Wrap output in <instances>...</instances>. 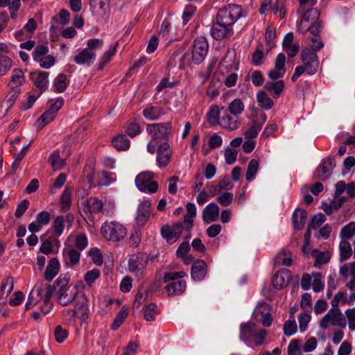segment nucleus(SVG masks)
<instances>
[{"label":"nucleus","mask_w":355,"mask_h":355,"mask_svg":"<svg viewBox=\"0 0 355 355\" xmlns=\"http://www.w3.org/2000/svg\"><path fill=\"white\" fill-rule=\"evenodd\" d=\"M69 282V277L61 275L53 286L58 303L63 306L70 304L80 294L78 286L70 284Z\"/></svg>","instance_id":"1"},{"label":"nucleus","mask_w":355,"mask_h":355,"mask_svg":"<svg viewBox=\"0 0 355 355\" xmlns=\"http://www.w3.org/2000/svg\"><path fill=\"white\" fill-rule=\"evenodd\" d=\"M103 40L100 39H91L87 41V47L81 50L73 57V61L80 65L93 64L96 59V51L102 47Z\"/></svg>","instance_id":"2"},{"label":"nucleus","mask_w":355,"mask_h":355,"mask_svg":"<svg viewBox=\"0 0 355 355\" xmlns=\"http://www.w3.org/2000/svg\"><path fill=\"white\" fill-rule=\"evenodd\" d=\"M101 234L107 241L118 242L123 240L127 235L126 228L116 221H106L101 226Z\"/></svg>","instance_id":"3"},{"label":"nucleus","mask_w":355,"mask_h":355,"mask_svg":"<svg viewBox=\"0 0 355 355\" xmlns=\"http://www.w3.org/2000/svg\"><path fill=\"white\" fill-rule=\"evenodd\" d=\"M241 15L242 9L240 6L236 4H230L218 11L216 20L232 28Z\"/></svg>","instance_id":"4"},{"label":"nucleus","mask_w":355,"mask_h":355,"mask_svg":"<svg viewBox=\"0 0 355 355\" xmlns=\"http://www.w3.org/2000/svg\"><path fill=\"white\" fill-rule=\"evenodd\" d=\"M146 132L153 139H168L173 133V124L171 121L150 123L147 125Z\"/></svg>","instance_id":"5"},{"label":"nucleus","mask_w":355,"mask_h":355,"mask_svg":"<svg viewBox=\"0 0 355 355\" xmlns=\"http://www.w3.org/2000/svg\"><path fill=\"white\" fill-rule=\"evenodd\" d=\"M209 50V44L204 37L196 38L193 44L190 53L192 62L196 64H200L206 58Z\"/></svg>","instance_id":"6"},{"label":"nucleus","mask_w":355,"mask_h":355,"mask_svg":"<svg viewBox=\"0 0 355 355\" xmlns=\"http://www.w3.org/2000/svg\"><path fill=\"white\" fill-rule=\"evenodd\" d=\"M301 60L307 73L313 75L317 72L319 67V60L315 52L308 48L304 49L301 52Z\"/></svg>","instance_id":"7"},{"label":"nucleus","mask_w":355,"mask_h":355,"mask_svg":"<svg viewBox=\"0 0 355 355\" xmlns=\"http://www.w3.org/2000/svg\"><path fill=\"white\" fill-rule=\"evenodd\" d=\"M321 273L314 272L312 275L304 274L301 280V287L306 291L312 286L315 292H320L324 289V284L322 281Z\"/></svg>","instance_id":"8"},{"label":"nucleus","mask_w":355,"mask_h":355,"mask_svg":"<svg viewBox=\"0 0 355 355\" xmlns=\"http://www.w3.org/2000/svg\"><path fill=\"white\" fill-rule=\"evenodd\" d=\"M302 12L303 15L301 19L297 24V29L301 33L305 34L309 31L307 26L319 20L320 12L316 8H311L306 12L304 11Z\"/></svg>","instance_id":"9"},{"label":"nucleus","mask_w":355,"mask_h":355,"mask_svg":"<svg viewBox=\"0 0 355 355\" xmlns=\"http://www.w3.org/2000/svg\"><path fill=\"white\" fill-rule=\"evenodd\" d=\"M183 230H184V223H177L172 226H163L161 229V234L168 243H173L180 237Z\"/></svg>","instance_id":"10"},{"label":"nucleus","mask_w":355,"mask_h":355,"mask_svg":"<svg viewBox=\"0 0 355 355\" xmlns=\"http://www.w3.org/2000/svg\"><path fill=\"white\" fill-rule=\"evenodd\" d=\"M253 317L256 321L261 322L264 327H270L272 321L270 306L266 303H260L255 308Z\"/></svg>","instance_id":"11"},{"label":"nucleus","mask_w":355,"mask_h":355,"mask_svg":"<svg viewBox=\"0 0 355 355\" xmlns=\"http://www.w3.org/2000/svg\"><path fill=\"white\" fill-rule=\"evenodd\" d=\"M330 326L345 327V319L334 311H329L320 320V327L322 329H327Z\"/></svg>","instance_id":"12"},{"label":"nucleus","mask_w":355,"mask_h":355,"mask_svg":"<svg viewBox=\"0 0 355 355\" xmlns=\"http://www.w3.org/2000/svg\"><path fill=\"white\" fill-rule=\"evenodd\" d=\"M336 166L334 159H324L316 169L314 176L321 180H327L331 175L332 170Z\"/></svg>","instance_id":"13"},{"label":"nucleus","mask_w":355,"mask_h":355,"mask_svg":"<svg viewBox=\"0 0 355 355\" xmlns=\"http://www.w3.org/2000/svg\"><path fill=\"white\" fill-rule=\"evenodd\" d=\"M173 151L168 142L162 143L157 148V162L160 168H164L171 162Z\"/></svg>","instance_id":"14"},{"label":"nucleus","mask_w":355,"mask_h":355,"mask_svg":"<svg viewBox=\"0 0 355 355\" xmlns=\"http://www.w3.org/2000/svg\"><path fill=\"white\" fill-rule=\"evenodd\" d=\"M74 308L78 314V318L82 321L86 320L89 318L88 299L85 294L80 293L74 300Z\"/></svg>","instance_id":"15"},{"label":"nucleus","mask_w":355,"mask_h":355,"mask_svg":"<svg viewBox=\"0 0 355 355\" xmlns=\"http://www.w3.org/2000/svg\"><path fill=\"white\" fill-rule=\"evenodd\" d=\"M292 278L290 270L284 268L279 270L272 277V284L275 289H282L287 286Z\"/></svg>","instance_id":"16"},{"label":"nucleus","mask_w":355,"mask_h":355,"mask_svg":"<svg viewBox=\"0 0 355 355\" xmlns=\"http://www.w3.org/2000/svg\"><path fill=\"white\" fill-rule=\"evenodd\" d=\"M187 213L184 217V230L187 232V238L191 237V230L193 226V222L196 216V207L195 204L188 202L186 205Z\"/></svg>","instance_id":"17"},{"label":"nucleus","mask_w":355,"mask_h":355,"mask_svg":"<svg viewBox=\"0 0 355 355\" xmlns=\"http://www.w3.org/2000/svg\"><path fill=\"white\" fill-rule=\"evenodd\" d=\"M219 207L214 202L207 205L202 210V218L205 223L216 222L219 217Z\"/></svg>","instance_id":"18"},{"label":"nucleus","mask_w":355,"mask_h":355,"mask_svg":"<svg viewBox=\"0 0 355 355\" xmlns=\"http://www.w3.org/2000/svg\"><path fill=\"white\" fill-rule=\"evenodd\" d=\"M49 73L45 71H35L31 73V79L34 85L40 90V94L46 88L49 84Z\"/></svg>","instance_id":"19"},{"label":"nucleus","mask_w":355,"mask_h":355,"mask_svg":"<svg viewBox=\"0 0 355 355\" xmlns=\"http://www.w3.org/2000/svg\"><path fill=\"white\" fill-rule=\"evenodd\" d=\"M136 218L137 223L139 226H143L148 220L151 212V203L145 200L141 202L137 210Z\"/></svg>","instance_id":"20"},{"label":"nucleus","mask_w":355,"mask_h":355,"mask_svg":"<svg viewBox=\"0 0 355 355\" xmlns=\"http://www.w3.org/2000/svg\"><path fill=\"white\" fill-rule=\"evenodd\" d=\"M294 35L293 33H287L283 40L282 45L284 50L287 53L289 57L295 56L300 50V45L294 44Z\"/></svg>","instance_id":"21"},{"label":"nucleus","mask_w":355,"mask_h":355,"mask_svg":"<svg viewBox=\"0 0 355 355\" xmlns=\"http://www.w3.org/2000/svg\"><path fill=\"white\" fill-rule=\"evenodd\" d=\"M207 273V264L201 259L195 261L191 267V277L196 281L202 280Z\"/></svg>","instance_id":"22"},{"label":"nucleus","mask_w":355,"mask_h":355,"mask_svg":"<svg viewBox=\"0 0 355 355\" xmlns=\"http://www.w3.org/2000/svg\"><path fill=\"white\" fill-rule=\"evenodd\" d=\"M232 31V28L220 23L218 20L213 24L211 33L213 37L217 40L226 37Z\"/></svg>","instance_id":"23"},{"label":"nucleus","mask_w":355,"mask_h":355,"mask_svg":"<svg viewBox=\"0 0 355 355\" xmlns=\"http://www.w3.org/2000/svg\"><path fill=\"white\" fill-rule=\"evenodd\" d=\"M187 287V283L184 280H178L177 282H168L165 289L168 296H175L182 294L184 292Z\"/></svg>","instance_id":"24"},{"label":"nucleus","mask_w":355,"mask_h":355,"mask_svg":"<svg viewBox=\"0 0 355 355\" xmlns=\"http://www.w3.org/2000/svg\"><path fill=\"white\" fill-rule=\"evenodd\" d=\"M143 115L150 121H157L164 115V110L159 106L149 105L144 109Z\"/></svg>","instance_id":"25"},{"label":"nucleus","mask_w":355,"mask_h":355,"mask_svg":"<svg viewBox=\"0 0 355 355\" xmlns=\"http://www.w3.org/2000/svg\"><path fill=\"white\" fill-rule=\"evenodd\" d=\"M144 255H132L128 261L129 270L131 272H139L142 270L146 264Z\"/></svg>","instance_id":"26"},{"label":"nucleus","mask_w":355,"mask_h":355,"mask_svg":"<svg viewBox=\"0 0 355 355\" xmlns=\"http://www.w3.org/2000/svg\"><path fill=\"white\" fill-rule=\"evenodd\" d=\"M59 270L60 263L58 259H51L44 272L45 279L48 282H51L53 279L58 275Z\"/></svg>","instance_id":"27"},{"label":"nucleus","mask_w":355,"mask_h":355,"mask_svg":"<svg viewBox=\"0 0 355 355\" xmlns=\"http://www.w3.org/2000/svg\"><path fill=\"white\" fill-rule=\"evenodd\" d=\"M218 124L223 128L228 130H236L240 125V123L237 118L233 117L228 114H225L219 119Z\"/></svg>","instance_id":"28"},{"label":"nucleus","mask_w":355,"mask_h":355,"mask_svg":"<svg viewBox=\"0 0 355 355\" xmlns=\"http://www.w3.org/2000/svg\"><path fill=\"white\" fill-rule=\"evenodd\" d=\"M153 178V173L150 171H146L139 173L136 179L135 184L137 188L141 191H146V185Z\"/></svg>","instance_id":"29"},{"label":"nucleus","mask_w":355,"mask_h":355,"mask_svg":"<svg viewBox=\"0 0 355 355\" xmlns=\"http://www.w3.org/2000/svg\"><path fill=\"white\" fill-rule=\"evenodd\" d=\"M73 189L70 187H66L60 198V203L62 212H66L69 209L71 204V194Z\"/></svg>","instance_id":"30"},{"label":"nucleus","mask_w":355,"mask_h":355,"mask_svg":"<svg viewBox=\"0 0 355 355\" xmlns=\"http://www.w3.org/2000/svg\"><path fill=\"white\" fill-rule=\"evenodd\" d=\"M85 206L90 214H97L103 211V202L96 197H91L85 202Z\"/></svg>","instance_id":"31"},{"label":"nucleus","mask_w":355,"mask_h":355,"mask_svg":"<svg viewBox=\"0 0 355 355\" xmlns=\"http://www.w3.org/2000/svg\"><path fill=\"white\" fill-rule=\"evenodd\" d=\"M241 338L242 340H248L256 336V325L252 322H247L242 324L240 327Z\"/></svg>","instance_id":"32"},{"label":"nucleus","mask_w":355,"mask_h":355,"mask_svg":"<svg viewBox=\"0 0 355 355\" xmlns=\"http://www.w3.org/2000/svg\"><path fill=\"white\" fill-rule=\"evenodd\" d=\"M311 256L315 258L314 266L317 268L327 263L331 258L329 251L319 252L317 249L312 250Z\"/></svg>","instance_id":"33"},{"label":"nucleus","mask_w":355,"mask_h":355,"mask_svg":"<svg viewBox=\"0 0 355 355\" xmlns=\"http://www.w3.org/2000/svg\"><path fill=\"white\" fill-rule=\"evenodd\" d=\"M306 212L304 209H297L293 214V225L294 228L302 229L306 222Z\"/></svg>","instance_id":"34"},{"label":"nucleus","mask_w":355,"mask_h":355,"mask_svg":"<svg viewBox=\"0 0 355 355\" xmlns=\"http://www.w3.org/2000/svg\"><path fill=\"white\" fill-rule=\"evenodd\" d=\"M24 82V76L23 71L19 69H15L12 73L11 80L9 86L11 89L19 88Z\"/></svg>","instance_id":"35"},{"label":"nucleus","mask_w":355,"mask_h":355,"mask_svg":"<svg viewBox=\"0 0 355 355\" xmlns=\"http://www.w3.org/2000/svg\"><path fill=\"white\" fill-rule=\"evenodd\" d=\"M339 274L345 279L355 275V261L345 263L340 266Z\"/></svg>","instance_id":"36"},{"label":"nucleus","mask_w":355,"mask_h":355,"mask_svg":"<svg viewBox=\"0 0 355 355\" xmlns=\"http://www.w3.org/2000/svg\"><path fill=\"white\" fill-rule=\"evenodd\" d=\"M257 100L259 105L265 110H270L274 105L272 100L263 91L257 94Z\"/></svg>","instance_id":"37"},{"label":"nucleus","mask_w":355,"mask_h":355,"mask_svg":"<svg viewBox=\"0 0 355 355\" xmlns=\"http://www.w3.org/2000/svg\"><path fill=\"white\" fill-rule=\"evenodd\" d=\"M340 261H343L348 259L352 254V249L349 241L344 239L340 242Z\"/></svg>","instance_id":"38"},{"label":"nucleus","mask_w":355,"mask_h":355,"mask_svg":"<svg viewBox=\"0 0 355 355\" xmlns=\"http://www.w3.org/2000/svg\"><path fill=\"white\" fill-rule=\"evenodd\" d=\"M265 88L271 92H274L276 97H278L284 91V84L282 80L270 81L265 84Z\"/></svg>","instance_id":"39"},{"label":"nucleus","mask_w":355,"mask_h":355,"mask_svg":"<svg viewBox=\"0 0 355 355\" xmlns=\"http://www.w3.org/2000/svg\"><path fill=\"white\" fill-rule=\"evenodd\" d=\"M112 143L118 150H126L130 147V141L124 135L115 137Z\"/></svg>","instance_id":"40"},{"label":"nucleus","mask_w":355,"mask_h":355,"mask_svg":"<svg viewBox=\"0 0 355 355\" xmlns=\"http://www.w3.org/2000/svg\"><path fill=\"white\" fill-rule=\"evenodd\" d=\"M49 162L54 171L60 170L65 164L64 160L60 157V151L58 150H55L50 155Z\"/></svg>","instance_id":"41"},{"label":"nucleus","mask_w":355,"mask_h":355,"mask_svg":"<svg viewBox=\"0 0 355 355\" xmlns=\"http://www.w3.org/2000/svg\"><path fill=\"white\" fill-rule=\"evenodd\" d=\"M259 168V162L257 159H251L248 165L247 171L245 173V179L247 181L250 182L254 179V177Z\"/></svg>","instance_id":"42"},{"label":"nucleus","mask_w":355,"mask_h":355,"mask_svg":"<svg viewBox=\"0 0 355 355\" xmlns=\"http://www.w3.org/2000/svg\"><path fill=\"white\" fill-rule=\"evenodd\" d=\"M56 114L53 112V111L50 110L49 109L44 112L41 116L37 119L36 122V125L38 128L42 129L46 125L51 122L55 117Z\"/></svg>","instance_id":"43"},{"label":"nucleus","mask_w":355,"mask_h":355,"mask_svg":"<svg viewBox=\"0 0 355 355\" xmlns=\"http://www.w3.org/2000/svg\"><path fill=\"white\" fill-rule=\"evenodd\" d=\"M268 10L271 11L274 15L279 13L281 19L284 18L286 15L284 3L280 0H276L275 2H272L270 0V5L267 6L266 11Z\"/></svg>","instance_id":"44"},{"label":"nucleus","mask_w":355,"mask_h":355,"mask_svg":"<svg viewBox=\"0 0 355 355\" xmlns=\"http://www.w3.org/2000/svg\"><path fill=\"white\" fill-rule=\"evenodd\" d=\"M157 313V306L155 303H150L144 309V317L146 321L155 320Z\"/></svg>","instance_id":"45"},{"label":"nucleus","mask_w":355,"mask_h":355,"mask_svg":"<svg viewBox=\"0 0 355 355\" xmlns=\"http://www.w3.org/2000/svg\"><path fill=\"white\" fill-rule=\"evenodd\" d=\"M68 85L67 76L60 73L59 74L53 81V86L55 88L56 92L61 93L64 92Z\"/></svg>","instance_id":"46"},{"label":"nucleus","mask_w":355,"mask_h":355,"mask_svg":"<svg viewBox=\"0 0 355 355\" xmlns=\"http://www.w3.org/2000/svg\"><path fill=\"white\" fill-rule=\"evenodd\" d=\"M228 111L235 116L242 113L244 105L241 99L236 98L232 101L228 106Z\"/></svg>","instance_id":"47"},{"label":"nucleus","mask_w":355,"mask_h":355,"mask_svg":"<svg viewBox=\"0 0 355 355\" xmlns=\"http://www.w3.org/2000/svg\"><path fill=\"white\" fill-rule=\"evenodd\" d=\"M117 44L116 43L108 51L105 52L100 60L98 69H102L111 60L112 57L116 53Z\"/></svg>","instance_id":"48"},{"label":"nucleus","mask_w":355,"mask_h":355,"mask_svg":"<svg viewBox=\"0 0 355 355\" xmlns=\"http://www.w3.org/2000/svg\"><path fill=\"white\" fill-rule=\"evenodd\" d=\"M275 259L277 263H281L284 266H290L293 263L291 253L285 250L280 251Z\"/></svg>","instance_id":"49"},{"label":"nucleus","mask_w":355,"mask_h":355,"mask_svg":"<svg viewBox=\"0 0 355 355\" xmlns=\"http://www.w3.org/2000/svg\"><path fill=\"white\" fill-rule=\"evenodd\" d=\"M355 235V222H350L344 226L340 232V236L345 240L351 239Z\"/></svg>","instance_id":"50"},{"label":"nucleus","mask_w":355,"mask_h":355,"mask_svg":"<svg viewBox=\"0 0 355 355\" xmlns=\"http://www.w3.org/2000/svg\"><path fill=\"white\" fill-rule=\"evenodd\" d=\"M263 126V123H260L259 121H254L253 124L248 128L245 132V137L246 138H254L256 137Z\"/></svg>","instance_id":"51"},{"label":"nucleus","mask_w":355,"mask_h":355,"mask_svg":"<svg viewBox=\"0 0 355 355\" xmlns=\"http://www.w3.org/2000/svg\"><path fill=\"white\" fill-rule=\"evenodd\" d=\"M64 254L69 263L73 266L76 265L80 261V252L75 249L65 250Z\"/></svg>","instance_id":"52"},{"label":"nucleus","mask_w":355,"mask_h":355,"mask_svg":"<svg viewBox=\"0 0 355 355\" xmlns=\"http://www.w3.org/2000/svg\"><path fill=\"white\" fill-rule=\"evenodd\" d=\"M185 276L186 273L184 271L169 272L164 274L163 279L164 283L177 282L182 280L181 279Z\"/></svg>","instance_id":"53"},{"label":"nucleus","mask_w":355,"mask_h":355,"mask_svg":"<svg viewBox=\"0 0 355 355\" xmlns=\"http://www.w3.org/2000/svg\"><path fill=\"white\" fill-rule=\"evenodd\" d=\"M101 272L99 270L95 268L86 272L84 277L85 282L86 284L91 286L93 283L99 278Z\"/></svg>","instance_id":"54"},{"label":"nucleus","mask_w":355,"mask_h":355,"mask_svg":"<svg viewBox=\"0 0 355 355\" xmlns=\"http://www.w3.org/2000/svg\"><path fill=\"white\" fill-rule=\"evenodd\" d=\"M128 316V312L125 309H121L118 313L117 315L116 316L112 324V329L116 330L124 322L125 319Z\"/></svg>","instance_id":"55"},{"label":"nucleus","mask_w":355,"mask_h":355,"mask_svg":"<svg viewBox=\"0 0 355 355\" xmlns=\"http://www.w3.org/2000/svg\"><path fill=\"white\" fill-rule=\"evenodd\" d=\"M11 67V59L6 55H0V76L4 75Z\"/></svg>","instance_id":"56"},{"label":"nucleus","mask_w":355,"mask_h":355,"mask_svg":"<svg viewBox=\"0 0 355 355\" xmlns=\"http://www.w3.org/2000/svg\"><path fill=\"white\" fill-rule=\"evenodd\" d=\"M234 200V195L229 192H224L217 197L218 202L224 207H227L232 204Z\"/></svg>","instance_id":"57"},{"label":"nucleus","mask_w":355,"mask_h":355,"mask_svg":"<svg viewBox=\"0 0 355 355\" xmlns=\"http://www.w3.org/2000/svg\"><path fill=\"white\" fill-rule=\"evenodd\" d=\"M178 67L180 69H184L187 66L190 64L192 62L191 58L190 53L186 52L184 53H180L178 52Z\"/></svg>","instance_id":"58"},{"label":"nucleus","mask_w":355,"mask_h":355,"mask_svg":"<svg viewBox=\"0 0 355 355\" xmlns=\"http://www.w3.org/2000/svg\"><path fill=\"white\" fill-rule=\"evenodd\" d=\"M53 227L55 234L58 236L62 234L64 229V218L62 216H58L53 221Z\"/></svg>","instance_id":"59"},{"label":"nucleus","mask_w":355,"mask_h":355,"mask_svg":"<svg viewBox=\"0 0 355 355\" xmlns=\"http://www.w3.org/2000/svg\"><path fill=\"white\" fill-rule=\"evenodd\" d=\"M237 150L232 148H227L225 150L224 157L227 164H232L236 160Z\"/></svg>","instance_id":"60"},{"label":"nucleus","mask_w":355,"mask_h":355,"mask_svg":"<svg viewBox=\"0 0 355 355\" xmlns=\"http://www.w3.org/2000/svg\"><path fill=\"white\" fill-rule=\"evenodd\" d=\"M96 184L101 186H107L112 181L110 173L106 171H102L101 173L98 174Z\"/></svg>","instance_id":"61"},{"label":"nucleus","mask_w":355,"mask_h":355,"mask_svg":"<svg viewBox=\"0 0 355 355\" xmlns=\"http://www.w3.org/2000/svg\"><path fill=\"white\" fill-rule=\"evenodd\" d=\"M299 327L301 332H304L307 329V325L311 320V315L306 313H302L299 315Z\"/></svg>","instance_id":"62"},{"label":"nucleus","mask_w":355,"mask_h":355,"mask_svg":"<svg viewBox=\"0 0 355 355\" xmlns=\"http://www.w3.org/2000/svg\"><path fill=\"white\" fill-rule=\"evenodd\" d=\"M88 254L92 261L96 265L100 266L103 263V257L100 250L98 248L90 249Z\"/></svg>","instance_id":"63"},{"label":"nucleus","mask_w":355,"mask_h":355,"mask_svg":"<svg viewBox=\"0 0 355 355\" xmlns=\"http://www.w3.org/2000/svg\"><path fill=\"white\" fill-rule=\"evenodd\" d=\"M348 320L349 329L351 331L355 330V308L347 309L345 312Z\"/></svg>","instance_id":"64"}]
</instances>
